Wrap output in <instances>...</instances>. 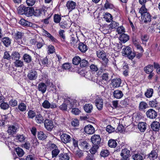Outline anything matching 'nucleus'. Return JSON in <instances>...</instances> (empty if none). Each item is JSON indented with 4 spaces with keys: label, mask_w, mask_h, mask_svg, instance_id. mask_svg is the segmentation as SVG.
Segmentation results:
<instances>
[{
    "label": "nucleus",
    "mask_w": 160,
    "mask_h": 160,
    "mask_svg": "<svg viewBox=\"0 0 160 160\" xmlns=\"http://www.w3.org/2000/svg\"><path fill=\"white\" fill-rule=\"evenodd\" d=\"M151 17L149 13H146L142 16V21L146 23L149 22L151 21Z\"/></svg>",
    "instance_id": "obj_13"
},
{
    "label": "nucleus",
    "mask_w": 160,
    "mask_h": 160,
    "mask_svg": "<svg viewBox=\"0 0 160 160\" xmlns=\"http://www.w3.org/2000/svg\"><path fill=\"white\" fill-rule=\"evenodd\" d=\"M24 14L28 17H30L33 14L34 10L32 8L26 7Z\"/></svg>",
    "instance_id": "obj_19"
},
{
    "label": "nucleus",
    "mask_w": 160,
    "mask_h": 160,
    "mask_svg": "<svg viewBox=\"0 0 160 160\" xmlns=\"http://www.w3.org/2000/svg\"><path fill=\"white\" fill-rule=\"evenodd\" d=\"M158 155L156 151L154 150L152 151L149 154L148 157L151 160H154L157 158Z\"/></svg>",
    "instance_id": "obj_30"
},
{
    "label": "nucleus",
    "mask_w": 160,
    "mask_h": 160,
    "mask_svg": "<svg viewBox=\"0 0 160 160\" xmlns=\"http://www.w3.org/2000/svg\"><path fill=\"white\" fill-rule=\"evenodd\" d=\"M91 142L93 145L98 146L100 143L101 139L98 135H94L91 138Z\"/></svg>",
    "instance_id": "obj_3"
},
{
    "label": "nucleus",
    "mask_w": 160,
    "mask_h": 160,
    "mask_svg": "<svg viewBox=\"0 0 160 160\" xmlns=\"http://www.w3.org/2000/svg\"><path fill=\"white\" fill-rule=\"evenodd\" d=\"M18 128V125L16 124H14V125L10 126L8 127V132L9 135H13L17 132Z\"/></svg>",
    "instance_id": "obj_4"
},
{
    "label": "nucleus",
    "mask_w": 160,
    "mask_h": 160,
    "mask_svg": "<svg viewBox=\"0 0 160 160\" xmlns=\"http://www.w3.org/2000/svg\"><path fill=\"white\" fill-rule=\"evenodd\" d=\"M130 153V152L129 150L125 148L122 150L120 155L124 160H129Z\"/></svg>",
    "instance_id": "obj_5"
},
{
    "label": "nucleus",
    "mask_w": 160,
    "mask_h": 160,
    "mask_svg": "<svg viewBox=\"0 0 160 160\" xmlns=\"http://www.w3.org/2000/svg\"><path fill=\"white\" fill-rule=\"evenodd\" d=\"M59 160H69V157L67 153H60L58 156Z\"/></svg>",
    "instance_id": "obj_29"
},
{
    "label": "nucleus",
    "mask_w": 160,
    "mask_h": 160,
    "mask_svg": "<svg viewBox=\"0 0 160 160\" xmlns=\"http://www.w3.org/2000/svg\"><path fill=\"white\" fill-rule=\"evenodd\" d=\"M147 116L150 119H153L157 116V112L152 109H150L146 112Z\"/></svg>",
    "instance_id": "obj_2"
},
{
    "label": "nucleus",
    "mask_w": 160,
    "mask_h": 160,
    "mask_svg": "<svg viewBox=\"0 0 160 160\" xmlns=\"http://www.w3.org/2000/svg\"><path fill=\"white\" fill-rule=\"evenodd\" d=\"M150 107L155 108L158 106V103L156 99H154L149 101L148 103Z\"/></svg>",
    "instance_id": "obj_39"
},
{
    "label": "nucleus",
    "mask_w": 160,
    "mask_h": 160,
    "mask_svg": "<svg viewBox=\"0 0 160 160\" xmlns=\"http://www.w3.org/2000/svg\"><path fill=\"white\" fill-rule=\"evenodd\" d=\"M129 38V37L126 34L123 33L120 35L119 38V39L122 42L125 43L127 42Z\"/></svg>",
    "instance_id": "obj_25"
},
{
    "label": "nucleus",
    "mask_w": 160,
    "mask_h": 160,
    "mask_svg": "<svg viewBox=\"0 0 160 160\" xmlns=\"http://www.w3.org/2000/svg\"><path fill=\"white\" fill-rule=\"evenodd\" d=\"M26 7L23 5H21L17 8L18 12L19 14H24L25 11Z\"/></svg>",
    "instance_id": "obj_32"
},
{
    "label": "nucleus",
    "mask_w": 160,
    "mask_h": 160,
    "mask_svg": "<svg viewBox=\"0 0 160 160\" xmlns=\"http://www.w3.org/2000/svg\"><path fill=\"white\" fill-rule=\"evenodd\" d=\"M106 130L108 133H110L114 132L115 130V129L111 125H108L106 127Z\"/></svg>",
    "instance_id": "obj_62"
},
{
    "label": "nucleus",
    "mask_w": 160,
    "mask_h": 160,
    "mask_svg": "<svg viewBox=\"0 0 160 160\" xmlns=\"http://www.w3.org/2000/svg\"><path fill=\"white\" fill-rule=\"evenodd\" d=\"M98 83L100 85L104 87V86L108 84V82L102 78V79L98 81Z\"/></svg>",
    "instance_id": "obj_56"
},
{
    "label": "nucleus",
    "mask_w": 160,
    "mask_h": 160,
    "mask_svg": "<svg viewBox=\"0 0 160 160\" xmlns=\"http://www.w3.org/2000/svg\"><path fill=\"white\" fill-rule=\"evenodd\" d=\"M28 117L30 118H33L36 116V113L32 110H30L28 113Z\"/></svg>",
    "instance_id": "obj_49"
},
{
    "label": "nucleus",
    "mask_w": 160,
    "mask_h": 160,
    "mask_svg": "<svg viewBox=\"0 0 160 160\" xmlns=\"http://www.w3.org/2000/svg\"><path fill=\"white\" fill-rule=\"evenodd\" d=\"M121 83V81L120 78H117L114 79L112 80L111 84L114 88H118L120 87Z\"/></svg>",
    "instance_id": "obj_14"
},
{
    "label": "nucleus",
    "mask_w": 160,
    "mask_h": 160,
    "mask_svg": "<svg viewBox=\"0 0 160 160\" xmlns=\"http://www.w3.org/2000/svg\"><path fill=\"white\" fill-rule=\"evenodd\" d=\"M108 145L111 148H115L117 145V143L115 140L111 139L108 142Z\"/></svg>",
    "instance_id": "obj_34"
},
{
    "label": "nucleus",
    "mask_w": 160,
    "mask_h": 160,
    "mask_svg": "<svg viewBox=\"0 0 160 160\" xmlns=\"http://www.w3.org/2000/svg\"><path fill=\"white\" fill-rule=\"evenodd\" d=\"M61 139L62 142L64 143L69 142L71 141V137L67 134L63 133L61 135Z\"/></svg>",
    "instance_id": "obj_7"
},
{
    "label": "nucleus",
    "mask_w": 160,
    "mask_h": 160,
    "mask_svg": "<svg viewBox=\"0 0 160 160\" xmlns=\"http://www.w3.org/2000/svg\"><path fill=\"white\" fill-rule=\"evenodd\" d=\"M81 59L78 56H75L72 59V63L75 65H78L81 61Z\"/></svg>",
    "instance_id": "obj_40"
},
{
    "label": "nucleus",
    "mask_w": 160,
    "mask_h": 160,
    "mask_svg": "<svg viewBox=\"0 0 160 160\" xmlns=\"http://www.w3.org/2000/svg\"><path fill=\"white\" fill-rule=\"evenodd\" d=\"M15 66L17 67H22L23 65V63L22 61L19 60H16L14 62Z\"/></svg>",
    "instance_id": "obj_58"
},
{
    "label": "nucleus",
    "mask_w": 160,
    "mask_h": 160,
    "mask_svg": "<svg viewBox=\"0 0 160 160\" xmlns=\"http://www.w3.org/2000/svg\"><path fill=\"white\" fill-rule=\"evenodd\" d=\"M54 21L56 23H59L61 20L60 16L58 14H55L54 16Z\"/></svg>",
    "instance_id": "obj_55"
},
{
    "label": "nucleus",
    "mask_w": 160,
    "mask_h": 160,
    "mask_svg": "<svg viewBox=\"0 0 160 160\" xmlns=\"http://www.w3.org/2000/svg\"><path fill=\"white\" fill-rule=\"evenodd\" d=\"M98 147V146L93 145L92 147L90 150V151L91 154H95Z\"/></svg>",
    "instance_id": "obj_50"
},
{
    "label": "nucleus",
    "mask_w": 160,
    "mask_h": 160,
    "mask_svg": "<svg viewBox=\"0 0 160 160\" xmlns=\"http://www.w3.org/2000/svg\"><path fill=\"white\" fill-rule=\"evenodd\" d=\"M16 151L17 154L20 157L22 156L24 154L23 150L19 147H18L16 148Z\"/></svg>",
    "instance_id": "obj_43"
},
{
    "label": "nucleus",
    "mask_w": 160,
    "mask_h": 160,
    "mask_svg": "<svg viewBox=\"0 0 160 160\" xmlns=\"http://www.w3.org/2000/svg\"><path fill=\"white\" fill-rule=\"evenodd\" d=\"M2 42L6 47H8L10 45L11 43L10 39L8 38H3Z\"/></svg>",
    "instance_id": "obj_41"
},
{
    "label": "nucleus",
    "mask_w": 160,
    "mask_h": 160,
    "mask_svg": "<svg viewBox=\"0 0 160 160\" xmlns=\"http://www.w3.org/2000/svg\"><path fill=\"white\" fill-rule=\"evenodd\" d=\"M24 61L27 63L30 62L32 60V58L29 55L25 54L23 56Z\"/></svg>",
    "instance_id": "obj_44"
},
{
    "label": "nucleus",
    "mask_w": 160,
    "mask_h": 160,
    "mask_svg": "<svg viewBox=\"0 0 160 160\" xmlns=\"http://www.w3.org/2000/svg\"><path fill=\"white\" fill-rule=\"evenodd\" d=\"M148 108L147 104L144 102H141L139 105V109L140 110H143Z\"/></svg>",
    "instance_id": "obj_33"
},
{
    "label": "nucleus",
    "mask_w": 160,
    "mask_h": 160,
    "mask_svg": "<svg viewBox=\"0 0 160 160\" xmlns=\"http://www.w3.org/2000/svg\"><path fill=\"white\" fill-rule=\"evenodd\" d=\"M38 89L39 91H41L43 93L46 90L47 86L44 83L40 82L38 85Z\"/></svg>",
    "instance_id": "obj_18"
},
{
    "label": "nucleus",
    "mask_w": 160,
    "mask_h": 160,
    "mask_svg": "<svg viewBox=\"0 0 160 160\" xmlns=\"http://www.w3.org/2000/svg\"><path fill=\"white\" fill-rule=\"evenodd\" d=\"M59 25L61 28H68L69 27L70 24L69 21L68 20L62 21L59 23Z\"/></svg>",
    "instance_id": "obj_27"
},
{
    "label": "nucleus",
    "mask_w": 160,
    "mask_h": 160,
    "mask_svg": "<svg viewBox=\"0 0 160 160\" xmlns=\"http://www.w3.org/2000/svg\"><path fill=\"white\" fill-rule=\"evenodd\" d=\"M46 11L45 9L43 8L40 9H36L34 10V15L37 17L41 16L45 14Z\"/></svg>",
    "instance_id": "obj_16"
},
{
    "label": "nucleus",
    "mask_w": 160,
    "mask_h": 160,
    "mask_svg": "<svg viewBox=\"0 0 160 160\" xmlns=\"http://www.w3.org/2000/svg\"><path fill=\"white\" fill-rule=\"evenodd\" d=\"M141 38L143 43H145L149 39V37L147 35H143L142 36Z\"/></svg>",
    "instance_id": "obj_64"
},
{
    "label": "nucleus",
    "mask_w": 160,
    "mask_h": 160,
    "mask_svg": "<svg viewBox=\"0 0 160 160\" xmlns=\"http://www.w3.org/2000/svg\"><path fill=\"white\" fill-rule=\"evenodd\" d=\"M9 105L12 107H15L17 106L18 102L16 100L12 99L9 102Z\"/></svg>",
    "instance_id": "obj_60"
},
{
    "label": "nucleus",
    "mask_w": 160,
    "mask_h": 160,
    "mask_svg": "<svg viewBox=\"0 0 160 160\" xmlns=\"http://www.w3.org/2000/svg\"><path fill=\"white\" fill-rule=\"evenodd\" d=\"M153 66L151 65H148L144 68V70L145 72L148 74L152 72L153 70Z\"/></svg>",
    "instance_id": "obj_37"
},
{
    "label": "nucleus",
    "mask_w": 160,
    "mask_h": 160,
    "mask_svg": "<svg viewBox=\"0 0 160 160\" xmlns=\"http://www.w3.org/2000/svg\"><path fill=\"white\" fill-rule=\"evenodd\" d=\"M80 63L81 67H85L88 66V62L85 60L83 59L81 60Z\"/></svg>",
    "instance_id": "obj_57"
},
{
    "label": "nucleus",
    "mask_w": 160,
    "mask_h": 160,
    "mask_svg": "<svg viewBox=\"0 0 160 160\" xmlns=\"http://www.w3.org/2000/svg\"><path fill=\"white\" fill-rule=\"evenodd\" d=\"M29 79L31 80L36 79L38 76V74L37 72L35 70H30L27 75Z\"/></svg>",
    "instance_id": "obj_12"
},
{
    "label": "nucleus",
    "mask_w": 160,
    "mask_h": 160,
    "mask_svg": "<svg viewBox=\"0 0 160 160\" xmlns=\"http://www.w3.org/2000/svg\"><path fill=\"white\" fill-rule=\"evenodd\" d=\"M113 96L116 98H121L123 96L122 92L119 90H115L113 93Z\"/></svg>",
    "instance_id": "obj_22"
},
{
    "label": "nucleus",
    "mask_w": 160,
    "mask_h": 160,
    "mask_svg": "<svg viewBox=\"0 0 160 160\" xmlns=\"http://www.w3.org/2000/svg\"><path fill=\"white\" fill-rule=\"evenodd\" d=\"M153 92V90L152 88H149L147 89L145 93V96L147 98H150L152 96Z\"/></svg>",
    "instance_id": "obj_31"
},
{
    "label": "nucleus",
    "mask_w": 160,
    "mask_h": 160,
    "mask_svg": "<svg viewBox=\"0 0 160 160\" xmlns=\"http://www.w3.org/2000/svg\"><path fill=\"white\" fill-rule=\"evenodd\" d=\"M20 57V54L17 52H13L11 55V58L15 61L19 60Z\"/></svg>",
    "instance_id": "obj_36"
},
{
    "label": "nucleus",
    "mask_w": 160,
    "mask_h": 160,
    "mask_svg": "<svg viewBox=\"0 0 160 160\" xmlns=\"http://www.w3.org/2000/svg\"><path fill=\"white\" fill-rule=\"evenodd\" d=\"M139 12L141 14L142 16L145 14L146 13H148L147 12V9L145 8V5H142V6L139 9Z\"/></svg>",
    "instance_id": "obj_42"
},
{
    "label": "nucleus",
    "mask_w": 160,
    "mask_h": 160,
    "mask_svg": "<svg viewBox=\"0 0 160 160\" xmlns=\"http://www.w3.org/2000/svg\"><path fill=\"white\" fill-rule=\"evenodd\" d=\"M42 106L43 108L46 109H48L50 108H53L56 107V105L55 104H51L47 100H45L42 103Z\"/></svg>",
    "instance_id": "obj_10"
},
{
    "label": "nucleus",
    "mask_w": 160,
    "mask_h": 160,
    "mask_svg": "<svg viewBox=\"0 0 160 160\" xmlns=\"http://www.w3.org/2000/svg\"><path fill=\"white\" fill-rule=\"evenodd\" d=\"M60 150L58 148L55 149L54 150H52V157L54 158L56 157L59 153Z\"/></svg>",
    "instance_id": "obj_54"
},
{
    "label": "nucleus",
    "mask_w": 160,
    "mask_h": 160,
    "mask_svg": "<svg viewBox=\"0 0 160 160\" xmlns=\"http://www.w3.org/2000/svg\"><path fill=\"white\" fill-rule=\"evenodd\" d=\"M146 123L143 122H140L138 125L139 129L141 132H143L146 129Z\"/></svg>",
    "instance_id": "obj_26"
},
{
    "label": "nucleus",
    "mask_w": 160,
    "mask_h": 160,
    "mask_svg": "<svg viewBox=\"0 0 160 160\" xmlns=\"http://www.w3.org/2000/svg\"><path fill=\"white\" fill-rule=\"evenodd\" d=\"M76 4L75 2L72 1H69L67 2L66 6L71 11L75 9Z\"/></svg>",
    "instance_id": "obj_17"
},
{
    "label": "nucleus",
    "mask_w": 160,
    "mask_h": 160,
    "mask_svg": "<svg viewBox=\"0 0 160 160\" xmlns=\"http://www.w3.org/2000/svg\"><path fill=\"white\" fill-rule=\"evenodd\" d=\"M65 102L67 106V108L70 109L74 107V102L72 100H65Z\"/></svg>",
    "instance_id": "obj_35"
},
{
    "label": "nucleus",
    "mask_w": 160,
    "mask_h": 160,
    "mask_svg": "<svg viewBox=\"0 0 160 160\" xmlns=\"http://www.w3.org/2000/svg\"><path fill=\"white\" fill-rule=\"evenodd\" d=\"M102 31L104 33H107L110 32L111 30H110L108 25H105L102 28Z\"/></svg>",
    "instance_id": "obj_61"
},
{
    "label": "nucleus",
    "mask_w": 160,
    "mask_h": 160,
    "mask_svg": "<svg viewBox=\"0 0 160 160\" xmlns=\"http://www.w3.org/2000/svg\"><path fill=\"white\" fill-rule=\"evenodd\" d=\"M97 56L98 57L102 59L103 61L105 63H107L108 62V59L106 58L105 53L103 51H99L97 52Z\"/></svg>",
    "instance_id": "obj_6"
},
{
    "label": "nucleus",
    "mask_w": 160,
    "mask_h": 160,
    "mask_svg": "<svg viewBox=\"0 0 160 160\" xmlns=\"http://www.w3.org/2000/svg\"><path fill=\"white\" fill-rule=\"evenodd\" d=\"M18 107L19 109L22 112H24L25 111L26 109V105L23 103H21L19 104Z\"/></svg>",
    "instance_id": "obj_48"
},
{
    "label": "nucleus",
    "mask_w": 160,
    "mask_h": 160,
    "mask_svg": "<svg viewBox=\"0 0 160 160\" xmlns=\"http://www.w3.org/2000/svg\"><path fill=\"white\" fill-rule=\"evenodd\" d=\"M84 131L88 134H92L95 132V129L92 126L88 125L86 126L84 128Z\"/></svg>",
    "instance_id": "obj_9"
},
{
    "label": "nucleus",
    "mask_w": 160,
    "mask_h": 160,
    "mask_svg": "<svg viewBox=\"0 0 160 160\" xmlns=\"http://www.w3.org/2000/svg\"><path fill=\"white\" fill-rule=\"evenodd\" d=\"M151 126L152 129L155 131H158L160 127L159 123L157 121L153 122Z\"/></svg>",
    "instance_id": "obj_21"
},
{
    "label": "nucleus",
    "mask_w": 160,
    "mask_h": 160,
    "mask_svg": "<svg viewBox=\"0 0 160 160\" xmlns=\"http://www.w3.org/2000/svg\"><path fill=\"white\" fill-rule=\"evenodd\" d=\"M122 53L123 56L126 55L129 59H133L135 56V53L132 52L131 48L128 46L123 48Z\"/></svg>",
    "instance_id": "obj_1"
},
{
    "label": "nucleus",
    "mask_w": 160,
    "mask_h": 160,
    "mask_svg": "<svg viewBox=\"0 0 160 160\" xmlns=\"http://www.w3.org/2000/svg\"><path fill=\"white\" fill-rule=\"evenodd\" d=\"M95 104L98 110H101L103 108V104L102 99L100 98H96L95 100Z\"/></svg>",
    "instance_id": "obj_8"
},
{
    "label": "nucleus",
    "mask_w": 160,
    "mask_h": 160,
    "mask_svg": "<svg viewBox=\"0 0 160 160\" xmlns=\"http://www.w3.org/2000/svg\"><path fill=\"white\" fill-rule=\"evenodd\" d=\"M134 160H143L142 157L139 154H136L132 156Z\"/></svg>",
    "instance_id": "obj_53"
},
{
    "label": "nucleus",
    "mask_w": 160,
    "mask_h": 160,
    "mask_svg": "<svg viewBox=\"0 0 160 160\" xmlns=\"http://www.w3.org/2000/svg\"><path fill=\"white\" fill-rule=\"evenodd\" d=\"M42 32L43 35L48 37L51 39L52 42H57V39L47 31L44 29H43Z\"/></svg>",
    "instance_id": "obj_15"
},
{
    "label": "nucleus",
    "mask_w": 160,
    "mask_h": 160,
    "mask_svg": "<svg viewBox=\"0 0 160 160\" xmlns=\"http://www.w3.org/2000/svg\"><path fill=\"white\" fill-rule=\"evenodd\" d=\"M23 35V34L22 33L19 32H17L15 34L14 38L16 40L21 39Z\"/></svg>",
    "instance_id": "obj_46"
},
{
    "label": "nucleus",
    "mask_w": 160,
    "mask_h": 160,
    "mask_svg": "<svg viewBox=\"0 0 160 160\" xmlns=\"http://www.w3.org/2000/svg\"><path fill=\"white\" fill-rule=\"evenodd\" d=\"M109 152L107 149H103L101 152L100 155L101 157H106L109 154Z\"/></svg>",
    "instance_id": "obj_47"
},
{
    "label": "nucleus",
    "mask_w": 160,
    "mask_h": 160,
    "mask_svg": "<svg viewBox=\"0 0 160 160\" xmlns=\"http://www.w3.org/2000/svg\"><path fill=\"white\" fill-rule=\"evenodd\" d=\"M85 111L88 113H90L93 109L92 105L90 103L86 104L83 107Z\"/></svg>",
    "instance_id": "obj_24"
},
{
    "label": "nucleus",
    "mask_w": 160,
    "mask_h": 160,
    "mask_svg": "<svg viewBox=\"0 0 160 160\" xmlns=\"http://www.w3.org/2000/svg\"><path fill=\"white\" fill-rule=\"evenodd\" d=\"M79 50L82 52H85L88 50V47L83 42H80L78 47Z\"/></svg>",
    "instance_id": "obj_20"
},
{
    "label": "nucleus",
    "mask_w": 160,
    "mask_h": 160,
    "mask_svg": "<svg viewBox=\"0 0 160 160\" xmlns=\"http://www.w3.org/2000/svg\"><path fill=\"white\" fill-rule=\"evenodd\" d=\"M118 25V23L115 22H112L111 23L108 25L109 27L110 30H111L115 28Z\"/></svg>",
    "instance_id": "obj_52"
},
{
    "label": "nucleus",
    "mask_w": 160,
    "mask_h": 160,
    "mask_svg": "<svg viewBox=\"0 0 160 160\" xmlns=\"http://www.w3.org/2000/svg\"><path fill=\"white\" fill-rule=\"evenodd\" d=\"M104 18L107 22H110L112 20V17L110 13H107L104 17Z\"/></svg>",
    "instance_id": "obj_51"
},
{
    "label": "nucleus",
    "mask_w": 160,
    "mask_h": 160,
    "mask_svg": "<svg viewBox=\"0 0 160 160\" xmlns=\"http://www.w3.org/2000/svg\"><path fill=\"white\" fill-rule=\"evenodd\" d=\"M10 108V105L7 102L4 101L1 103H0V108L2 110H8Z\"/></svg>",
    "instance_id": "obj_28"
},
{
    "label": "nucleus",
    "mask_w": 160,
    "mask_h": 160,
    "mask_svg": "<svg viewBox=\"0 0 160 160\" xmlns=\"http://www.w3.org/2000/svg\"><path fill=\"white\" fill-rule=\"evenodd\" d=\"M48 53H52L55 52L54 47L52 45H50L48 46Z\"/></svg>",
    "instance_id": "obj_63"
},
{
    "label": "nucleus",
    "mask_w": 160,
    "mask_h": 160,
    "mask_svg": "<svg viewBox=\"0 0 160 160\" xmlns=\"http://www.w3.org/2000/svg\"><path fill=\"white\" fill-rule=\"evenodd\" d=\"M19 23L21 25L27 27H32L34 25L32 23L25 20L24 19H21Z\"/></svg>",
    "instance_id": "obj_23"
},
{
    "label": "nucleus",
    "mask_w": 160,
    "mask_h": 160,
    "mask_svg": "<svg viewBox=\"0 0 160 160\" xmlns=\"http://www.w3.org/2000/svg\"><path fill=\"white\" fill-rule=\"evenodd\" d=\"M117 31L118 34L123 33L125 32L124 28L122 26L118 27L117 28Z\"/></svg>",
    "instance_id": "obj_59"
},
{
    "label": "nucleus",
    "mask_w": 160,
    "mask_h": 160,
    "mask_svg": "<svg viewBox=\"0 0 160 160\" xmlns=\"http://www.w3.org/2000/svg\"><path fill=\"white\" fill-rule=\"evenodd\" d=\"M44 124L45 128L48 131H51L54 127L52 122L50 120H45Z\"/></svg>",
    "instance_id": "obj_11"
},
{
    "label": "nucleus",
    "mask_w": 160,
    "mask_h": 160,
    "mask_svg": "<svg viewBox=\"0 0 160 160\" xmlns=\"http://www.w3.org/2000/svg\"><path fill=\"white\" fill-rule=\"evenodd\" d=\"M38 137L39 139L43 140L45 139L47 136L42 132H38Z\"/></svg>",
    "instance_id": "obj_45"
},
{
    "label": "nucleus",
    "mask_w": 160,
    "mask_h": 160,
    "mask_svg": "<svg viewBox=\"0 0 160 160\" xmlns=\"http://www.w3.org/2000/svg\"><path fill=\"white\" fill-rule=\"evenodd\" d=\"M35 119L36 122L39 124L43 123L44 120L43 117L40 114L36 115Z\"/></svg>",
    "instance_id": "obj_38"
}]
</instances>
